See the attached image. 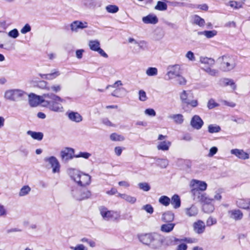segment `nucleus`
I'll use <instances>...</instances> for the list:
<instances>
[{
	"mask_svg": "<svg viewBox=\"0 0 250 250\" xmlns=\"http://www.w3.org/2000/svg\"><path fill=\"white\" fill-rule=\"evenodd\" d=\"M45 100L43 101V106L49 109L50 110L61 112L63 111V106L61 103L65 101L59 96L53 93H45Z\"/></svg>",
	"mask_w": 250,
	"mask_h": 250,
	"instance_id": "obj_1",
	"label": "nucleus"
},
{
	"mask_svg": "<svg viewBox=\"0 0 250 250\" xmlns=\"http://www.w3.org/2000/svg\"><path fill=\"white\" fill-rule=\"evenodd\" d=\"M99 210L101 215L104 221L118 222L120 219L121 215L120 212L113 210H109L104 206L100 207Z\"/></svg>",
	"mask_w": 250,
	"mask_h": 250,
	"instance_id": "obj_2",
	"label": "nucleus"
},
{
	"mask_svg": "<svg viewBox=\"0 0 250 250\" xmlns=\"http://www.w3.org/2000/svg\"><path fill=\"white\" fill-rule=\"evenodd\" d=\"M190 187L191 188V193L194 199H195L196 196H200V194L202 193L201 192L206 190L207 184L204 181L193 179L190 181Z\"/></svg>",
	"mask_w": 250,
	"mask_h": 250,
	"instance_id": "obj_3",
	"label": "nucleus"
},
{
	"mask_svg": "<svg viewBox=\"0 0 250 250\" xmlns=\"http://www.w3.org/2000/svg\"><path fill=\"white\" fill-rule=\"evenodd\" d=\"M4 96L6 99L10 101H18L26 99L27 94L22 90L14 89L6 91Z\"/></svg>",
	"mask_w": 250,
	"mask_h": 250,
	"instance_id": "obj_4",
	"label": "nucleus"
},
{
	"mask_svg": "<svg viewBox=\"0 0 250 250\" xmlns=\"http://www.w3.org/2000/svg\"><path fill=\"white\" fill-rule=\"evenodd\" d=\"M221 61V66L225 71L233 69L236 65V59L230 55H225L219 58Z\"/></svg>",
	"mask_w": 250,
	"mask_h": 250,
	"instance_id": "obj_5",
	"label": "nucleus"
},
{
	"mask_svg": "<svg viewBox=\"0 0 250 250\" xmlns=\"http://www.w3.org/2000/svg\"><path fill=\"white\" fill-rule=\"evenodd\" d=\"M71 194L75 199L79 201L89 198L91 192L86 189H82L78 187H73L71 190Z\"/></svg>",
	"mask_w": 250,
	"mask_h": 250,
	"instance_id": "obj_6",
	"label": "nucleus"
},
{
	"mask_svg": "<svg viewBox=\"0 0 250 250\" xmlns=\"http://www.w3.org/2000/svg\"><path fill=\"white\" fill-rule=\"evenodd\" d=\"M44 96L45 94H43L42 96H38L34 93H31L29 95L27 94L29 104L32 107H35L41 104L43 106V101L45 100V98Z\"/></svg>",
	"mask_w": 250,
	"mask_h": 250,
	"instance_id": "obj_7",
	"label": "nucleus"
},
{
	"mask_svg": "<svg viewBox=\"0 0 250 250\" xmlns=\"http://www.w3.org/2000/svg\"><path fill=\"white\" fill-rule=\"evenodd\" d=\"M44 161L48 163L52 168L53 173H59L60 171V164L58 159L54 156H50L44 158Z\"/></svg>",
	"mask_w": 250,
	"mask_h": 250,
	"instance_id": "obj_8",
	"label": "nucleus"
},
{
	"mask_svg": "<svg viewBox=\"0 0 250 250\" xmlns=\"http://www.w3.org/2000/svg\"><path fill=\"white\" fill-rule=\"evenodd\" d=\"M167 70L166 75L168 80L174 79L180 74V66L178 64L168 66Z\"/></svg>",
	"mask_w": 250,
	"mask_h": 250,
	"instance_id": "obj_9",
	"label": "nucleus"
},
{
	"mask_svg": "<svg viewBox=\"0 0 250 250\" xmlns=\"http://www.w3.org/2000/svg\"><path fill=\"white\" fill-rule=\"evenodd\" d=\"M90 49L94 51L98 52L104 58H107L108 55L100 47V42L98 40H91L88 43Z\"/></svg>",
	"mask_w": 250,
	"mask_h": 250,
	"instance_id": "obj_10",
	"label": "nucleus"
},
{
	"mask_svg": "<svg viewBox=\"0 0 250 250\" xmlns=\"http://www.w3.org/2000/svg\"><path fill=\"white\" fill-rule=\"evenodd\" d=\"M74 149L66 147L61 151V157L62 161H68L74 157Z\"/></svg>",
	"mask_w": 250,
	"mask_h": 250,
	"instance_id": "obj_11",
	"label": "nucleus"
},
{
	"mask_svg": "<svg viewBox=\"0 0 250 250\" xmlns=\"http://www.w3.org/2000/svg\"><path fill=\"white\" fill-rule=\"evenodd\" d=\"M91 179L89 175L82 172L76 183L81 187H85L90 185Z\"/></svg>",
	"mask_w": 250,
	"mask_h": 250,
	"instance_id": "obj_12",
	"label": "nucleus"
},
{
	"mask_svg": "<svg viewBox=\"0 0 250 250\" xmlns=\"http://www.w3.org/2000/svg\"><path fill=\"white\" fill-rule=\"evenodd\" d=\"M88 27V23L86 21H75L70 24L71 30L72 32H77L79 29H83Z\"/></svg>",
	"mask_w": 250,
	"mask_h": 250,
	"instance_id": "obj_13",
	"label": "nucleus"
},
{
	"mask_svg": "<svg viewBox=\"0 0 250 250\" xmlns=\"http://www.w3.org/2000/svg\"><path fill=\"white\" fill-rule=\"evenodd\" d=\"M163 246L162 236L157 234H154L153 239L152 240L150 248L153 249H160Z\"/></svg>",
	"mask_w": 250,
	"mask_h": 250,
	"instance_id": "obj_14",
	"label": "nucleus"
},
{
	"mask_svg": "<svg viewBox=\"0 0 250 250\" xmlns=\"http://www.w3.org/2000/svg\"><path fill=\"white\" fill-rule=\"evenodd\" d=\"M180 98L183 104H187L189 100L193 98V94L190 90H183L180 94Z\"/></svg>",
	"mask_w": 250,
	"mask_h": 250,
	"instance_id": "obj_15",
	"label": "nucleus"
},
{
	"mask_svg": "<svg viewBox=\"0 0 250 250\" xmlns=\"http://www.w3.org/2000/svg\"><path fill=\"white\" fill-rule=\"evenodd\" d=\"M203 124V120L198 115H194L190 121V125L196 129H200Z\"/></svg>",
	"mask_w": 250,
	"mask_h": 250,
	"instance_id": "obj_16",
	"label": "nucleus"
},
{
	"mask_svg": "<svg viewBox=\"0 0 250 250\" xmlns=\"http://www.w3.org/2000/svg\"><path fill=\"white\" fill-rule=\"evenodd\" d=\"M163 239V245L166 246L175 245L178 244V242H181L182 241V239H178L174 237H165L162 236Z\"/></svg>",
	"mask_w": 250,
	"mask_h": 250,
	"instance_id": "obj_17",
	"label": "nucleus"
},
{
	"mask_svg": "<svg viewBox=\"0 0 250 250\" xmlns=\"http://www.w3.org/2000/svg\"><path fill=\"white\" fill-rule=\"evenodd\" d=\"M154 234L147 233L141 234L139 236V239L144 244L148 245L150 247L152 240L153 239Z\"/></svg>",
	"mask_w": 250,
	"mask_h": 250,
	"instance_id": "obj_18",
	"label": "nucleus"
},
{
	"mask_svg": "<svg viewBox=\"0 0 250 250\" xmlns=\"http://www.w3.org/2000/svg\"><path fill=\"white\" fill-rule=\"evenodd\" d=\"M205 228L204 222L201 220H198L193 224L194 230L198 234L203 233L205 230Z\"/></svg>",
	"mask_w": 250,
	"mask_h": 250,
	"instance_id": "obj_19",
	"label": "nucleus"
},
{
	"mask_svg": "<svg viewBox=\"0 0 250 250\" xmlns=\"http://www.w3.org/2000/svg\"><path fill=\"white\" fill-rule=\"evenodd\" d=\"M231 153L234 154L239 159L246 160L249 158V154L243 150L234 149L231 150Z\"/></svg>",
	"mask_w": 250,
	"mask_h": 250,
	"instance_id": "obj_20",
	"label": "nucleus"
},
{
	"mask_svg": "<svg viewBox=\"0 0 250 250\" xmlns=\"http://www.w3.org/2000/svg\"><path fill=\"white\" fill-rule=\"evenodd\" d=\"M67 114L69 119L72 122L80 123L83 120L82 116L77 112H67Z\"/></svg>",
	"mask_w": 250,
	"mask_h": 250,
	"instance_id": "obj_21",
	"label": "nucleus"
},
{
	"mask_svg": "<svg viewBox=\"0 0 250 250\" xmlns=\"http://www.w3.org/2000/svg\"><path fill=\"white\" fill-rule=\"evenodd\" d=\"M229 214L231 218L235 220H240L243 216L242 212L239 209H233L229 211Z\"/></svg>",
	"mask_w": 250,
	"mask_h": 250,
	"instance_id": "obj_22",
	"label": "nucleus"
},
{
	"mask_svg": "<svg viewBox=\"0 0 250 250\" xmlns=\"http://www.w3.org/2000/svg\"><path fill=\"white\" fill-rule=\"evenodd\" d=\"M143 21L146 24H155L158 21V20L156 16L154 15L149 14L142 19Z\"/></svg>",
	"mask_w": 250,
	"mask_h": 250,
	"instance_id": "obj_23",
	"label": "nucleus"
},
{
	"mask_svg": "<svg viewBox=\"0 0 250 250\" xmlns=\"http://www.w3.org/2000/svg\"><path fill=\"white\" fill-rule=\"evenodd\" d=\"M67 172L71 179L76 183L82 172L78 169L70 168L67 170Z\"/></svg>",
	"mask_w": 250,
	"mask_h": 250,
	"instance_id": "obj_24",
	"label": "nucleus"
},
{
	"mask_svg": "<svg viewBox=\"0 0 250 250\" xmlns=\"http://www.w3.org/2000/svg\"><path fill=\"white\" fill-rule=\"evenodd\" d=\"M117 196L118 197H120L122 199L125 200L126 202L133 204H134L136 201V198L134 196H132L130 195H128L127 194H122V193H118Z\"/></svg>",
	"mask_w": 250,
	"mask_h": 250,
	"instance_id": "obj_25",
	"label": "nucleus"
},
{
	"mask_svg": "<svg viewBox=\"0 0 250 250\" xmlns=\"http://www.w3.org/2000/svg\"><path fill=\"white\" fill-rule=\"evenodd\" d=\"M174 213L170 211H167L162 214V220L165 222H171L174 220Z\"/></svg>",
	"mask_w": 250,
	"mask_h": 250,
	"instance_id": "obj_26",
	"label": "nucleus"
},
{
	"mask_svg": "<svg viewBox=\"0 0 250 250\" xmlns=\"http://www.w3.org/2000/svg\"><path fill=\"white\" fill-rule=\"evenodd\" d=\"M196 198L204 204L211 203L213 201V199L209 198L206 193H202L200 196H196Z\"/></svg>",
	"mask_w": 250,
	"mask_h": 250,
	"instance_id": "obj_27",
	"label": "nucleus"
},
{
	"mask_svg": "<svg viewBox=\"0 0 250 250\" xmlns=\"http://www.w3.org/2000/svg\"><path fill=\"white\" fill-rule=\"evenodd\" d=\"M185 211L186 215L189 217L195 216L198 213L197 208L193 205L189 208H185Z\"/></svg>",
	"mask_w": 250,
	"mask_h": 250,
	"instance_id": "obj_28",
	"label": "nucleus"
},
{
	"mask_svg": "<svg viewBox=\"0 0 250 250\" xmlns=\"http://www.w3.org/2000/svg\"><path fill=\"white\" fill-rule=\"evenodd\" d=\"M27 134L30 135L33 139L38 141H41L43 137V133L40 132H37L29 130L27 132Z\"/></svg>",
	"mask_w": 250,
	"mask_h": 250,
	"instance_id": "obj_29",
	"label": "nucleus"
},
{
	"mask_svg": "<svg viewBox=\"0 0 250 250\" xmlns=\"http://www.w3.org/2000/svg\"><path fill=\"white\" fill-rule=\"evenodd\" d=\"M170 203L174 208H178L181 206V200L177 194H174L171 198Z\"/></svg>",
	"mask_w": 250,
	"mask_h": 250,
	"instance_id": "obj_30",
	"label": "nucleus"
},
{
	"mask_svg": "<svg viewBox=\"0 0 250 250\" xmlns=\"http://www.w3.org/2000/svg\"><path fill=\"white\" fill-rule=\"evenodd\" d=\"M170 145V142L168 141H164L160 142L158 145L157 147L158 150L166 151L168 150Z\"/></svg>",
	"mask_w": 250,
	"mask_h": 250,
	"instance_id": "obj_31",
	"label": "nucleus"
},
{
	"mask_svg": "<svg viewBox=\"0 0 250 250\" xmlns=\"http://www.w3.org/2000/svg\"><path fill=\"white\" fill-rule=\"evenodd\" d=\"M200 62L202 64L207 65V66H212L215 63V61L213 59L205 57H201Z\"/></svg>",
	"mask_w": 250,
	"mask_h": 250,
	"instance_id": "obj_32",
	"label": "nucleus"
},
{
	"mask_svg": "<svg viewBox=\"0 0 250 250\" xmlns=\"http://www.w3.org/2000/svg\"><path fill=\"white\" fill-rule=\"evenodd\" d=\"M175 226L174 223L165 224L161 226L160 229L164 232H170L173 229Z\"/></svg>",
	"mask_w": 250,
	"mask_h": 250,
	"instance_id": "obj_33",
	"label": "nucleus"
},
{
	"mask_svg": "<svg viewBox=\"0 0 250 250\" xmlns=\"http://www.w3.org/2000/svg\"><path fill=\"white\" fill-rule=\"evenodd\" d=\"M193 23L200 27H203L205 24V20L198 15H194L192 17Z\"/></svg>",
	"mask_w": 250,
	"mask_h": 250,
	"instance_id": "obj_34",
	"label": "nucleus"
},
{
	"mask_svg": "<svg viewBox=\"0 0 250 250\" xmlns=\"http://www.w3.org/2000/svg\"><path fill=\"white\" fill-rule=\"evenodd\" d=\"M60 74L61 73L59 71L56 69L53 70L50 73L46 74L45 79L52 80L56 78L57 77L60 76Z\"/></svg>",
	"mask_w": 250,
	"mask_h": 250,
	"instance_id": "obj_35",
	"label": "nucleus"
},
{
	"mask_svg": "<svg viewBox=\"0 0 250 250\" xmlns=\"http://www.w3.org/2000/svg\"><path fill=\"white\" fill-rule=\"evenodd\" d=\"M169 118L174 120L177 124H181L184 121L183 116L180 114L171 115Z\"/></svg>",
	"mask_w": 250,
	"mask_h": 250,
	"instance_id": "obj_36",
	"label": "nucleus"
},
{
	"mask_svg": "<svg viewBox=\"0 0 250 250\" xmlns=\"http://www.w3.org/2000/svg\"><path fill=\"white\" fill-rule=\"evenodd\" d=\"M31 188L29 186L26 185L23 186L20 190L19 195L22 197L27 195L31 191Z\"/></svg>",
	"mask_w": 250,
	"mask_h": 250,
	"instance_id": "obj_37",
	"label": "nucleus"
},
{
	"mask_svg": "<svg viewBox=\"0 0 250 250\" xmlns=\"http://www.w3.org/2000/svg\"><path fill=\"white\" fill-rule=\"evenodd\" d=\"M237 205L240 208L245 209H248L249 200L239 199L237 201Z\"/></svg>",
	"mask_w": 250,
	"mask_h": 250,
	"instance_id": "obj_38",
	"label": "nucleus"
},
{
	"mask_svg": "<svg viewBox=\"0 0 250 250\" xmlns=\"http://www.w3.org/2000/svg\"><path fill=\"white\" fill-rule=\"evenodd\" d=\"M158 166L161 168H166L168 165L169 162L167 159L155 158Z\"/></svg>",
	"mask_w": 250,
	"mask_h": 250,
	"instance_id": "obj_39",
	"label": "nucleus"
},
{
	"mask_svg": "<svg viewBox=\"0 0 250 250\" xmlns=\"http://www.w3.org/2000/svg\"><path fill=\"white\" fill-rule=\"evenodd\" d=\"M217 31L216 30L204 31L198 33L199 35L205 36L207 38H211L216 35Z\"/></svg>",
	"mask_w": 250,
	"mask_h": 250,
	"instance_id": "obj_40",
	"label": "nucleus"
},
{
	"mask_svg": "<svg viewBox=\"0 0 250 250\" xmlns=\"http://www.w3.org/2000/svg\"><path fill=\"white\" fill-rule=\"evenodd\" d=\"M214 209V206L211 203L204 204L203 205V210L206 213H211Z\"/></svg>",
	"mask_w": 250,
	"mask_h": 250,
	"instance_id": "obj_41",
	"label": "nucleus"
},
{
	"mask_svg": "<svg viewBox=\"0 0 250 250\" xmlns=\"http://www.w3.org/2000/svg\"><path fill=\"white\" fill-rule=\"evenodd\" d=\"M159 202L161 204L167 207L170 204V199L168 197L163 195L159 198Z\"/></svg>",
	"mask_w": 250,
	"mask_h": 250,
	"instance_id": "obj_42",
	"label": "nucleus"
},
{
	"mask_svg": "<svg viewBox=\"0 0 250 250\" xmlns=\"http://www.w3.org/2000/svg\"><path fill=\"white\" fill-rule=\"evenodd\" d=\"M167 4L163 1H158L157 5L155 6V9L159 11H165L167 9Z\"/></svg>",
	"mask_w": 250,
	"mask_h": 250,
	"instance_id": "obj_43",
	"label": "nucleus"
},
{
	"mask_svg": "<svg viewBox=\"0 0 250 250\" xmlns=\"http://www.w3.org/2000/svg\"><path fill=\"white\" fill-rule=\"evenodd\" d=\"M221 130V127L216 125H209L208 126V131L210 133H217Z\"/></svg>",
	"mask_w": 250,
	"mask_h": 250,
	"instance_id": "obj_44",
	"label": "nucleus"
},
{
	"mask_svg": "<svg viewBox=\"0 0 250 250\" xmlns=\"http://www.w3.org/2000/svg\"><path fill=\"white\" fill-rule=\"evenodd\" d=\"M110 138L113 141H123L125 140V137L123 136L116 133H112L110 136Z\"/></svg>",
	"mask_w": 250,
	"mask_h": 250,
	"instance_id": "obj_45",
	"label": "nucleus"
},
{
	"mask_svg": "<svg viewBox=\"0 0 250 250\" xmlns=\"http://www.w3.org/2000/svg\"><path fill=\"white\" fill-rule=\"evenodd\" d=\"M203 69L211 76H214L218 73V71L211 68V66H204Z\"/></svg>",
	"mask_w": 250,
	"mask_h": 250,
	"instance_id": "obj_46",
	"label": "nucleus"
},
{
	"mask_svg": "<svg viewBox=\"0 0 250 250\" xmlns=\"http://www.w3.org/2000/svg\"><path fill=\"white\" fill-rule=\"evenodd\" d=\"M158 70L156 67H148L146 71V74L148 76H156Z\"/></svg>",
	"mask_w": 250,
	"mask_h": 250,
	"instance_id": "obj_47",
	"label": "nucleus"
},
{
	"mask_svg": "<svg viewBox=\"0 0 250 250\" xmlns=\"http://www.w3.org/2000/svg\"><path fill=\"white\" fill-rule=\"evenodd\" d=\"M37 86L41 89H45L47 91L48 89H49V88H48V83L45 81H39L38 83Z\"/></svg>",
	"mask_w": 250,
	"mask_h": 250,
	"instance_id": "obj_48",
	"label": "nucleus"
},
{
	"mask_svg": "<svg viewBox=\"0 0 250 250\" xmlns=\"http://www.w3.org/2000/svg\"><path fill=\"white\" fill-rule=\"evenodd\" d=\"M106 10L109 13H115L118 11L119 8L115 5H109L106 7Z\"/></svg>",
	"mask_w": 250,
	"mask_h": 250,
	"instance_id": "obj_49",
	"label": "nucleus"
},
{
	"mask_svg": "<svg viewBox=\"0 0 250 250\" xmlns=\"http://www.w3.org/2000/svg\"><path fill=\"white\" fill-rule=\"evenodd\" d=\"M48 91H52L55 93L60 92L61 90L62 87L60 84H54L51 86H49Z\"/></svg>",
	"mask_w": 250,
	"mask_h": 250,
	"instance_id": "obj_50",
	"label": "nucleus"
},
{
	"mask_svg": "<svg viewBox=\"0 0 250 250\" xmlns=\"http://www.w3.org/2000/svg\"><path fill=\"white\" fill-rule=\"evenodd\" d=\"M139 100L142 102H145L147 99L146 94L144 90L139 91Z\"/></svg>",
	"mask_w": 250,
	"mask_h": 250,
	"instance_id": "obj_51",
	"label": "nucleus"
},
{
	"mask_svg": "<svg viewBox=\"0 0 250 250\" xmlns=\"http://www.w3.org/2000/svg\"><path fill=\"white\" fill-rule=\"evenodd\" d=\"M224 83L225 85H229L233 90H235L236 89V86L232 80L226 79L224 80Z\"/></svg>",
	"mask_w": 250,
	"mask_h": 250,
	"instance_id": "obj_52",
	"label": "nucleus"
},
{
	"mask_svg": "<svg viewBox=\"0 0 250 250\" xmlns=\"http://www.w3.org/2000/svg\"><path fill=\"white\" fill-rule=\"evenodd\" d=\"M138 186L141 189H142L145 191H148L150 189V187L149 186L148 184L147 183H145H145H140L138 184Z\"/></svg>",
	"mask_w": 250,
	"mask_h": 250,
	"instance_id": "obj_53",
	"label": "nucleus"
},
{
	"mask_svg": "<svg viewBox=\"0 0 250 250\" xmlns=\"http://www.w3.org/2000/svg\"><path fill=\"white\" fill-rule=\"evenodd\" d=\"M219 104L216 103L213 99H210L208 103L207 106L208 109H211L215 107L218 106Z\"/></svg>",
	"mask_w": 250,
	"mask_h": 250,
	"instance_id": "obj_54",
	"label": "nucleus"
},
{
	"mask_svg": "<svg viewBox=\"0 0 250 250\" xmlns=\"http://www.w3.org/2000/svg\"><path fill=\"white\" fill-rule=\"evenodd\" d=\"M142 209L145 210L146 212L149 214H152L154 211L153 208L150 204H147L143 206Z\"/></svg>",
	"mask_w": 250,
	"mask_h": 250,
	"instance_id": "obj_55",
	"label": "nucleus"
},
{
	"mask_svg": "<svg viewBox=\"0 0 250 250\" xmlns=\"http://www.w3.org/2000/svg\"><path fill=\"white\" fill-rule=\"evenodd\" d=\"M176 78V81L180 85H185L186 84L187 80L184 77L180 75V74L178 76H177Z\"/></svg>",
	"mask_w": 250,
	"mask_h": 250,
	"instance_id": "obj_56",
	"label": "nucleus"
},
{
	"mask_svg": "<svg viewBox=\"0 0 250 250\" xmlns=\"http://www.w3.org/2000/svg\"><path fill=\"white\" fill-rule=\"evenodd\" d=\"M221 193L222 191L221 190L218 189L216 190L213 198L212 199H213V201H220L222 199Z\"/></svg>",
	"mask_w": 250,
	"mask_h": 250,
	"instance_id": "obj_57",
	"label": "nucleus"
},
{
	"mask_svg": "<svg viewBox=\"0 0 250 250\" xmlns=\"http://www.w3.org/2000/svg\"><path fill=\"white\" fill-rule=\"evenodd\" d=\"M91 156V154L86 152H81L79 154L74 156L76 158L83 157L88 159Z\"/></svg>",
	"mask_w": 250,
	"mask_h": 250,
	"instance_id": "obj_58",
	"label": "nucleus"
},
{
	"mask_svg": "<svg viewBox=\"0 0 250 250\" xmlns=\"http://www.w3.org/2000/svg\"><path fill=\"white\" fill-rule=\"evenodd\" d=\"M19 35V32L17 29H14L8 33V36L13 38H16Z\"/></svg>",
	"mask_w": 250,
	"mask_h": 250,
	"instance_id": "obj_59",
	"label": "nucleus"
},
{
	"mask_svg": "<svg viewBox=\"0 0 250 250\" xmlns=\"http://www.w3.org/2000/svg\"><path fill=\"white\" fill-rule=\"evenodd\" d=\"M145 114L151 117H154L156 114V112L152 108L146 109L145 111Z\"/></svg>",
	"mask_w": 250,
	"mask_h": 250,
	"instance_id": "obj_60",
	"label": "nucleus"
},
{
	"mask_svg": "<svg viewBox=\"0 0 250 250\" xmlns=\"http://www.w3.org/2000/svg\"><path fill=\"white\" fill-rule=\"evenodd\" d=\"M31 26L29 24H26L22 28L21 30V32L22 34H26V33L31 31Z\"/></svg>",
	"mask_w": 250,
	"mask_h": 250,
	"instance_id": "obj_61",
	"label": "nucleus"
},
{
	"mask_svg": "<svg viewBox=\"0 0 250 250\" xmlns=\"http://www.w3.org/2000/svg\"><path fill=\"white\" fill-rule=\"evenodd\" d=\"M186 57L190 61H194L195 60L194 53L191 51H189L187 53Z\"/></svg>",
	"mask_w": 250,
	"mask_h": 250,
	"instance_id": "obj_62",
	"label": "nucleus"
},
{
	"mask_svg": "<svg viewBox=\"0 0 250 250\" xmlns=\"http://www.w3.org/2000/svg\"><path fill=\"white\" fill-rule=\"evenodd\" d=\"M216 219L211 217H209L207 220L206 222L207 226H211L213 225L216 224Z\"/></svg>",
	"mask_w": 250,
	"mask_h": 250,
	"instance_id": "obj_63",
	"label": "nucleus"
},
{
	"mask_svg": "<svg viewBox=\"0 0 250 250\" xmlns=\"http://www.w3.org/2000/svg\"><path fill=\"white\" fill-rule=\"evenodd\" d=\"M229 5L233 8L238 9L242 7V4L240 3H238L235 1H230L229 2Z\"/></svg>",
	"mask_w": 250,
	"mask_h": 250,
	"instance_id": "obj_64",
	"label": "nucleus"
}]
</instances>
